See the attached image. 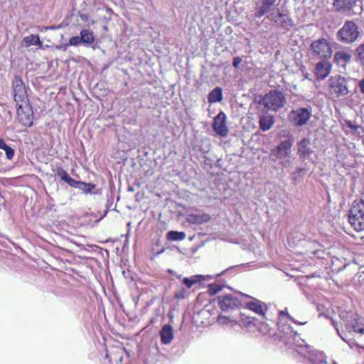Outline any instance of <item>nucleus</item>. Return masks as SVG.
<instances>
[{"label":"nucleus","instance_id":"21","mask_svg":"<svg viewBox=\"0 0 364 364\" xmlns=\"http://www.w3.org/2000/svg\"><path fill=\"white\" fill-rule=\"evenodd\" d=\"M352 55L344 51L338 50L334 53L333 60L338 66L346 68V65L351 61Z\"/></svg>","mask_w":364,"mask_h":364},{"label":"nucleus","instance_id":"49","mask_svg":"<svg viewBox=\"0 0 364 364\" xmlns=\"http://www.w3.org/2000/svg\"><path fill=\"white\" fill-rule=\"evenodd\" d=\"M8 146L4 140L0 138V149L5 150Z\"/></svg>","mask_w":364,"mask_h":364},{"label":"nucleus","instance_id":"23","mask_svg":"<svg viewBox=\"0 0 364 364\" xmlns=\"http://www.w3.org/2000/svg\"><path fill=\"white\" fill-rule=\"evenodd\" d=\"M173 338V328L170 324H164L161 328V343L169 344Z\"/></svg>","mask_w":364,"mask_h":364},{"label":"nucleus","instance_id":"40","mask_svg":"<svg viewBox=\"0 0 364 364\" xmlns=\"http://www.w3.org/2000/svg\"><path fill=\"white\" fill-rule=\"evenodd\" d=\"M186 290L181 286L180 289L174 293V297L177 299H183L186 297Z\"/></svg>","mask_w":364,"mask_h":364},{"label":"nucleus","instance_id":"36","mask_svg":"<svg viewBox=\"0 0 364 364\" xmlns=\"http://www.w3.org/2000/svg\"><path fill=\"white\" fill-rule=\"evenodd\" d=\"M19 121L25 127H31L33 125V117L31 114L19 113Z\"/></svg>","mask_w":364,"mask_h":364},{"label":"nucleus","instance_id":"17","mask_svg":"<svg viewBox=\"0 0 364 364\" xmlns=\"http://www.w3.org/2000/svg\"><path fill=\"white\" fill-rule=\"evenodd\" d=\"M226 114L220 111L213 119V128L216 134L220 136H225L228 134V129L226 125Z\"/></svg>","mask_w":364,"mask_h":364},{"label":"nucleus","instance_id":"18","mask_svg":"<svg viewBox=\"0 0 364 364\" xmlns=\"http://www.w3.org/2000/svg\"><path fill=\"white\" fill-rule=\"evenodd\" d=\"M14 100L18 103L25 101L27 98L26 87L20 77H15L13 81Z\"/></svg>","mask_w":364,"mask_h":364},{"label":"nucleus","instance_id":"30","mask_svg":"<svg viewBox=\"0 0 364 364\" xmlns=\"http://www.w3.org/2000/svg\"><path fill=\"white\" fill-rule=\"evenodd\" d=\"M186 237V233L182 231L171 230L166 233L168 241H181Z\"/></svg>","mask_w":364,"mask_h":364},{"label":"nucleus","instance_id":"14","mask_svg":"<svg viewBox=\"0 0 364 364\" xmlns=\"http://www.w3.org/2000/svg\"><path fill=\"white\" fill-rule=\"evenodd\" d=\"M294 140L292 137L281 141L278 145L271 150V156L274 157V161L282 160L289 156L291 151Z\"/></svg>","mask_w":364,"mask_h":364},{"label":"nucleus","instance_id":"15","mask_svg":"<svg viewBox=\"0 0 364 364\" xmlns=\"http://www.w3.org/2000/svg\"><path fill=\"white\" fill-rule=\"evenodd\" d=\"M240 296L251 298L252 300L245 304L246 309L255 312L265 319L268 318L267 314L269 307L264 302L242 293H240Z\"/></svg>","mask_w":364,"mask_h":364},{"label":"nucleus","instance_id":"13","mask_svg":"<svg viewBox=\"0 0 364 364\" xmlns=\"http://www.w3.org/2000/svg\"><path fill=\"white\" fill-rule=\"evenodd\" d=\"M343 323L346 332L348 334H364V318L358 314H351L349 318L343 320Z\"/></svg>","mask_w":364,"mask_h":364},{"label":"nucleus","instance_id":"26","mask_svg":"<svg viewBox=\"0 0 364 364\" xmlns=\"http://www.w3.org/2000/svg\"><path fill=\"white\" fill-rule=\"evenodd\" d=\"M341 338L346 342L351 349H358L360 348L364 349V346L359 345L351 333L348 334L347 332H343L341 334Z\"/></svg>","mask_w":364,"mask_h":364},{"label":"nucleus","instance_id":"45","mask_svg":"<svg viewBox=\"0 0 364 364\" xmlns=\"http://www.w3.org/2000/svg\"><path fill=\"white\" fill-rule=\"evenodd\" d=\"M242 59L241 57L240 56H236L233 58V60H232V66L235 68H237L239 65V64L242 62Z\"/></svg>","mask_w":364,"mask_h":364},{"label":"nucleus","instance_id":"19","mask_svg":"<svg viewBox=\"0 0 364 364\" xmlns=\"http://www.w3.org/2000/svg\"><path fill=\"white\" fill-rule=\"evenodd\" d=\"M331 70V63L324 59L316 63L314 75L318 80H323L329 75Z\"/></svg>","mask_w":364,"mask_h":364},{"label":"nucleus","instance_id":"22","mask_svg":"<svg viewBox=\"0 0 364 364\" xmlns=\"http://www.w3.org/2000/svg\"><path fill=\"white\" fill-rule=\"evenodd\" d=\"M211 216L208 213H193L187 216V221L191 224L200 225L210 220Z\"/></svg>","mask_w":364,"mask_h":364},{"label":"nucleus","instance_id":"9","mask_svg":"<svg viewBox=\"0 0 364 364\" xmlns=\"http://www.w3.org/2000/svg\"><path fill=\"white\" fill-rule=\"evenodd\" d=\"M295 350L304 358H306L310 364H315L326 359L323 352L318 351L307 344H296Z\"/></svg>","mask_w":364,"mask_h":364},{"label":"nucleus","instance_id":"29","mask_svg":"<svg viewBox=\"0 0 364 364\" xmlns=\"http://www.w3.org/2000/svg\"><path fill=\"white\" fill-rule=\"evenodd\" d=\"M309 170V166H308L306 163H304V166L301 167H296L295 170L290 173L291 175V180L294 181V183L300 181L304 178L303 176L300 177V175L307 171Z\"/></svg>","mask_w":364,"mask_h":364},{"label":"nucleus","instance_id":"46","mask_svg":"<svg viewBox=\"0 0 364 364\" xmlns=\"http://www.w3.org/2000/svg\"><path fill=\"white\" fill-rule=\"evenodd\" d=\"M279 164L283 168H287L291 166V161L289 159H282L280 161Z\"/></svg>","mask_w":364,"mask_h":364},{"label":"nucleus","instance_id":"10","mask_svg":"<svg viewBox=\"0 0 364 364\" xmlns=\"http://www.w3.org/2000/svg\"><path fill=\"white\" fill-rule=\"evenodd\" d=\"M312 109L309 107H299L292 109L288 114L289 121L296 127L305 125L311 118Z\"/></svg>","mask_w":364,"mask_h":364},{"label":"nucleus","instance_id":"41","mask_svg":"<svg viewBox=\"0 0 364 364\" xmlns=\"http://www.w3.org/2000/svg\"><path fill=\"white\" fill-rule=\"evenodd\" d=\"M70 186L73 187V188H78L79 187V184L80 183V181H75V179H73V178H71L70 176H69L68 178H67L66 181H65Z\"/></svg>","mask_w":364,"mask_h":364},{"label":"nucleus","instance_id":"47","mask_svg":"<svg viewBox=\"0 0 364 364\" xmlns=\"http://www.w3.org/2000/svg\"><path fill=\"white\" fill-rule=\"evenodd\" d=\"M346 125L348 128H350V129H352L353 131H356L358 128V127L357 125L353 124V122L350 120L346 122Z\"/></svg>","mask_w":364,"mask_h":364},{"label":"nucleus","instance_id":"51","mask_svg":"<svg viewBox=\"0 0 364 364\" xmlns=\"http://www.w3.org/2000/svg\"><path fill=\"white\" fill-rule=\"evenodd\" d=\"M165 250L166 249L164 247L161 248V251H160V253L162 254L165 251Z\"/></svg>","mask_w":364,"mask_h":364},{"label":"nucleus","instance_id":"35","mask_svg":"<svg viewBox=\"0 0 364 364\" xmlns=\"http://www.w3.org/2000/svg\"><path fill=\"white\" fill-rule=\"evenodd\" d=\"M96 186L93 183H87L85 182L80 181L79 184V187L77 189L81 190L84 193L88 194V193H92V194H97L98 192L95 191Z\"/></svg>","mask_w":364,"mask_h":364},{"label":"nucleus","instance_id":"28","mask_svg":"<svg viewBox=\"0 0 364 364\" xmlns=\"http://www.w3.org/2000/svg\"><path fill=\"white\" fill-rule=\"evenodd\" d=\"M353 56L355 61L364 67V42L355 48Z\"/></svg>","mask_w":364,"mask_h":364},{"label":"nucleus","instance_id":"48","mask_svg":"<svg viewBox=\"0 0 364 364\" xmlns=\"http://www.w3.org/2000/svg\"><path fill=\"white\" fill-rule=\"evenodd\" d=\"M358 87L360 92L364 95V77L358 82Z\"/></svg>","mask_w":364,"mask_h":364},{"label":"nucleus","instance_id":"39","mask_svg":"<svg viewBox=\"0 0 364 364\" xmlns=\"http://www.w3.org/2000/svg\"><path fill=\"white\" fill-rule=\"evenodd\" d=\"M56 174L63 181H66L67 178H69L68 173L61 167H59L56 170Z\"/></svg>","mask_w":364,"mask_h":364},{"label":"nucleus","instance_id":"31","mask_svg":"<svg viewBox=\"0 0 364 364\" xmlns=\"http://www.w3.org/2000/svg\"><path fill=\"white\" fill-rule=\"evenodd\" d=\"M23 43L26 47L42 45V42L41 41L39 36L33 34L24 37Z\"/></svg>","mask_w":364,"mask_h":364},{"label":"nucleus","instance_id":"33","mask_svg":"<svg viewBox=\"0 0 364 364\" xmlns=\"http://www.w3.org/2000/svg\"><path fill=\"white\" fill-rule=\"evenodd\" d=\"M82 43L91 45L94 43L95 38L93 33L87 29H83L80 32Z\"/></svg>","mask_w":364,"mask_h":364},{"label":"nucleus","instance_id":"11","mask_svg":"<svg viewBox=\"0 0 364 364\" xmlns=\"http://www.w3.org/2000/svg\"><path fill=\"white\" fill-rule=\"evenodd\" d=\"M267 19L273 23L277 28L288 32L294 26V20L289 12L278 10L275 15L267 16Z\"/></svg>","mask_w":364,"mask_h":364},{"label":"nucleus","instance_id":"2","mask_svg":"<svg viewBox=\"0 0 364 364\" xmlns=\"http://www.w3.org/2000/svg\"><path fill=\"white\" fill-rule=\"evenodd\" d=\"M361 36V29L355 22L346 20L336 34V40L343 44L350 45Z\"/></svg>","mask_w":364,"mask_h":364},{"label":"nucleus","instance_id":"12","mask_svg":"<svg viewBox=\"0 0 364 364\" xmlns=\"http://www.w3.org/2000/svg\"><path fill=\"white\" fill-rule=\"evenodd\" d=\"M312 53L320 58L327 59L332 55V48L329 42L324 38L314 41L310 46Z\"/></svg>","mask_w":364,"mask_h":364},{"label":"nucleus","instance_id":"3","mask_svg":"<svg viewBox=\"0 0 364 364\" xmlns=\"http://www.w3.org/2000/svg\"><path fill=\"white\" fill-rule=\"evenodd\" d=\"M348 221L355 231L364 230L363 199L355 200L353 202L348 213Z\"/></svg>","mask_w":364,"mask_h":364},{"label":"nucleus","instance_id":"4","mask_svg":"<svg viewBox=\"0 0 364 364\" xmlns=\"http://www.w3.org/2000/svg\"><path fill=\"white\" fill-rule=\"evenodd\" d=\"M228 315L220 314L218 316L217 322L221 326L230 325L233 327L235 325L245 327H250L255 325L256 318L249 316H246L244 313L240 312L234 314H228Z\"/></svg>","mask_w":364,"mask_h":364},{"label":"nucleus","instance_id":"7","mask_svg":"<svg viewBox=\"0 0 364 364\" xmlns=\"http://www.w3.org/2000/svg\"><path fill=\"white\" fill-rule=\"evenodd\" d=\"M281 0H257L254 8V18H261L265 16L266 18L270 15H275L278 10Z\"/></svg>","mask_w":364,"mask_h":364},{"label":"nucleus","instance_id":"5","mask_svg":"<svg viewBox=\"0 0 364 364\" xmlns=\"http://www.w3.org/2000/svg\"><path fill=\"white\" fill-rule=\"evenodd\" d=\"M238 296L232 294L220 295L217 297L218 305L225 314H234L240 313L242 306V301Z\"/></svg>","mask_w":364,"mask_h":364},{"label":"nucleus","instance_id":"6","mask_svg":"<svg viewBox=\"0 0 364 364\" xmlns=\"http://www.w3.org/2000/svg\"><path fill=\"white\" fill-rule=\"evenodd\" d=\"M333 7L348 16L360 15L363 11L362 0H333Z\"/></svg>","mask_w":364,"mask_h":364},{"label":"nucleus","instance_id":"42","mask_svg":"<svg viewBox=\"0 0 364 364\" xmlns=\"http://www.w3.org/2000/svg\"><path fill=\"white\" fill-rule=\"evenodd\" d=\"M82 43L81 38L80 36H73L70 38L69 41V45L70 46H78L79 44Z\"/></svg>","mask_w":364,"mask_h":364},{"label":"nucleus","instance_id":"27","mask_svg":"<svg viewBox=\"0 0 364 364\" xmlns=\"http://www.w3.org/2000/svg\"><path fill=\"white\" fill-rule=\"evenodd\" d=\"M205 280V277L200 274L192 276L191 277H184L182 279V285L188 289H191L194 284Z\"/></svg>","mask_w":364,"mask_h":364},{"label":"nucleus","instance_id":"50","mask_svg":"<svg viewBox=\"0 0 364 364\" xmlns=\"http://www.w3.org/2000/svg\"><path fill=\"white\" fill-rule=\"evenodd\" d=\"M200 151L203 154H207L209 151V149H206V147L201 148Z\"/></svg>","mask_w":364,"mask_h":364},{"label":"nucleus","instance_id":"43","mask_svg":"<svg viewBox=\"0 0 364 364\" xmlns=\"http://www.w3.org/2000/svg\"><path fill=\"white\" fill-rule=\"evenodd\" d=\"M4 151L6 153V159L8 160H11L14 156V149L9 146Z\"/></svg>","mask_w":364,"mask_h":364},{"label":"nucleus","instance_id":"20","mask_svg":"<svg viewBox=\"0 0 364 364\" xmlns=\"http://www.w3.org/2000/svg\"><path fill=\"white\" fill-rule=\"evenodd\" d=\"M277 336L280 338V340L288 341L291 337L296 336V332H295L293 328L289 325L286 324L284 322L282 323V318H279V321H277Z\"/></svg>","mask_w":364,"mask_h":364},{"label":"nucleus","instance_id":"16","mask_svg":"<svg viewBox=\"0 0 364 364\" xmlns=\"http://www.w3.org/2000/svg\"><path fill=\"white\" fill-rule=\"evenodd\" d=\"M314 151L311 147V141L309 138L304 137L297 142V155L301 161L309 160L314 162L311 157Z\"/></svg>","mask_w":364,"mask_h":364},{"label":"nucleus","instance_id":"52","mask_svg":"<svg viewBox=\"0 0 364 364\" xmlns=\"http://www.w3.org/2000/svg\"><path fill=\"white\" fill-rule=\"evenodd\" d=\"M181 275H176V277L180 279Z\"/></svg>","mask_w":364,"mask_h":364},{"label":"nucleus","instance_id":"8","mask_svg":"<svg viewBox=\"0 0 364 364\" xmlns=\"http://www.w3.org/2000/svg\"><path fill=\"white\" fill-rule=\"evenodd\" d=\"M349 82L350 79L341 75L331 76L328 80L331 92L336 97H344L348 94Z\"/></svg>","mask_w":364,"mask_h":364},{"label":"nucleus","instance_id":"34","mask_svg":"<svg viewBox=\"0 0 364 364\" xmlns=\"http://www.w3.org/2000/svg\"><path fill=\"white\" fill-rule=\"evenodd\" d=\"M251 263L252 262H247V263H242V264H237V265L231 266V267L227 268L226 269H225L224 271H223L222 272H220V274H218V276L223 275V274H225L229 272H240L243 269V268H245L246 267H250Z\"/></svg>","mask_w":364,"mask_h":364},{"label":"nucleus","instance_id":"44","mask_svg":"<svg viewBox=\"0 0 364 364\" xmlns=\"http://www.w3.org/2000/svg\"><path fill=\"white\" fill-rule=\"evenodd\" d=\"M332 325L335 328L336 331V333L338 334V336H339V337L341 338V334L343 333V332H346V329L344 328L343 330H342L341 331L339 330V327H338V323H336L335 321L332 320Z\"/></svg>","mask_w":364,"mask_h":364},{"label":"nucleus","instance_id":"37","mask_svg":"<svg viewBox=\"0 0 364 364\" xmlns=\"http://www.w3.org/2000/svg\"><path fill=\"white\" fill-rule=\"evenodd\" d=\"M279 318L278 321H279V318L282 319L283 316H285L289 321L294 323L295 324L298 325H305L307 323L306 321H299L296 320L294 318H293L291 315L288 314V312L286 310H280L278 311Z\"/></svg>","mask_w":364,"mask_h":364},{"label":"nucleus","instance_id":"25","mask_svg":"<svg viewBox=\"0 0 364 364\" xmlns=\"http://www.w3.org/2000/svg\"><path fill=\"white\" fill-rule=\"evenodd\" d=\"M223 100V90L220 87H216L212 90L208 95V101L210 104L219 102Z\"/></svg>","mask_w":364,"mask_h":364},{"label":"nucleus","instance_id":"32","mask_svg":"<svg viewBox=\"0 0 364 364\" xmlns=\"http://www.w3.org/2000/svg\"><path fill=\"white\" fill-rule=\"evenodd\" d=\"M159 255V239L154 238L149 250V256L151 260L157 258Z\"/></svg>","mask_w":364,"mask_h":364},{"label":"nucleus","instance_id":"24","mask_svg":"<svg viewBox=\"0 0 364 364\" xmlns=\"http://www.w3.org/2000/svg\"><path fill=\"white\" fill-rule=\"evenodd\" d=\"M274 124L273 115L262 114L259 117V127L263 132L269 130Z\"/></svg>","mask_w":364,"mask_h":364},{"label":"nucleus","instance_id":"1","mask_svg":"<svg viewBox=\"0 0 364 364\" xmlns=\"http://www.w3.org/2000/svg\"><path fill=\"white\" fill-rule=\"evenodd\" d=\"M258 104L262 106V112H278L287 104V98L284 92L279 90H270L259 100Z\"/></svg>","mask_w":364,"mask_h":364},{"label":"nucleus","instance_id":"53","mask_svg":"<svg viewBox=\"0 0 364 364\" xmlns=\"http://www.w3.org/2000/svg\"><path fill=\"white\" fill-rule=\"evenodd\" d=\"M333 364H336V363L334 362Z\"/></svg>","mask_w":364,"mask_h":364},{"label":"nucleus","instance_id":"38","mask_svg":"<svg viewBox=\"0 0 364 364\" xmlns=\"http://www.w3.org/2000/svg\"><path fill=\"white\" fill-rule=\"evenodd\" d=\"M223 289L220 284L212 283L208 284V292L210 295H215Z\"/></svg>","mask_w":364,"mask_h":364}]
</instances>
